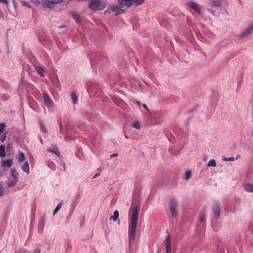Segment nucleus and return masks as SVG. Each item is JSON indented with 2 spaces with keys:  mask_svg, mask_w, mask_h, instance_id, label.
Masks as SVG:
<instances>
[{
  "mask_svg": "<svg viewBox=\"0 0 253 253\" xmlns=\"http://www.w3.org/2000/svg\"><path fill=\"white\" fill-rule=\"evenodd\" d=\"M139 208L135 206L132 209L130 221L128 226V241L130 246L133 243L135 237L136 230L138 220Z\"/></svg>",
  "mask_w": 253,
  "mask_h": 253,
  "instance_id": "nucleus-1",
  "label": "nucleus"
},
{
  "mask_svg": "<svg viewBox=\"0 0 253 253\" xmlns=\"http://www.w3.org/2000/svg\"><path fill=\"white\" fill-rule=\"evenodd\" d=\"M106 6L105 2L103 0H90L88 6L93 11L101 10Z\"/></svg>",
  "mask_w": 253,
  "mask_h": 253,
  "instance_id": "nucleus-2",
  "label": "nucleus"
},
{
  "mask_svg": "<svg viewBox=\"0 0 253 253\" xmlns=\"http://www.w3.org/2000/svg\"><path fill=\"white\" fill-rule=\"evenodd\" d=\"M169 210L172 217H176L177 216V204L174 199L170 200L169 204Z\"/></svg>",
  "mask_w": 253,
  "mask_h": 253,
  "instance_id": "nucleus-3",
  "label": "nucleus"
},
{
  "mask_svg": "<svg viewBox=\"0 0 253 253\" xmlns=\"http://www.w3.org/2000/svg\"><path fill=\"white\" fill-rule=\"evenodd\" d=\"M124 5H112L110 6V9L113 12H115L116 15H120L123 13L125 9H124Z\"/></svg>",
  "mask_w": 253,
  "mask_h": 253,
  "instance_id": "nucleus-4",
  "label": "nucleus"
},
{
  "mask_svg": "<svg viewBox=\"0 0 253 253\" xmlns=\"http://www.w3.org/2000/svg\"><path fill=\"white\" fill-rule=\"evenodd\" d=\"M253 33V21L251 25L245 29L239 35L240 38H244Z\"/></svg>",
  "mask_w": 253,
  "mask_h": 253,
  "instance_id": "nucleus-5",
  "label": "nucleus"
},
{
  "mask_svg": "<svg viewBox=\"0 0 253 253\" xmlns=\"http://www.w3.org/2000/svg\"><path fill=\"white\" fill-rule=\"evenodd\" d=\"M43 98L44 103L47 107H50L52 105L53 102L46 92L43 93Z\"/></svg>",
  "mask_w": 253,
  "mask_h": 253,
  "instance_id": "nucleus-6",
  "label": "nucleus"
},
{
  "mask_svg": "<svg viewBox=\"0 0 253 253\" xmlns=\"http://www.w3.org/2000/svg\"><path fill=\"white\" fill-rule=\"evenodd\" d=\"M188 5L191 8L193 9L197 13H198V14L200 13L201 7L198 4H197L194 1H191L188 3Z\"/></svg>",
  "mask_w": 253,
  "mask_h": 253,
  "instance_id": "nucleus-7",
  "label": "nucleus"
},
{
  "mask_svg": "<svg viewBox=\"0 0 253 253\" xmlns=\"http://www.w3.org/2000/svg\"><path fill=\"white\" fill-rule=\"evenodd\" d=\"M164 244L166 247V253H171V244L170 239L169 236H168L164 241Z\"/></svg>",
  "mask_w": 253,
  "mask_h": 253,
  "instance_id": "nucleus-8",
  "label": "nucleus"
},
{
  "mask_svg": "<svg viewBox=\"0 0 253 253\" xmlns=\"http://www.w3.org/2000/svg\"><path fill=\"white\" fill-rule=\"evenodd\" d=\"M221 207L218 204H215L213 208V211L216 218H218L220 215Z\"/></svg>",
  "mask_w": 253,
  "mask_h": 253,
  "instance_id": "nucleus-9",
  "label": "nucleus"
},
{
  "mask_svg": "<svg viewBox=\"0 0 253 253\" xmlns=\"http://www.w3.org/2000/svg\"><path fill=\"white\" fill-rule=\"evenodd\" d=\"M222 0H210L209 3L211 7H218L221 6Z\"/></svg>",
  "mask_w": 253,
  "mask_h": 253,
  "instance_id": "nucleus-10",
  "label": "nucleus"
},
{
  "mask_svg": "<svg viewBox=\"0 0 253 253\" xmlns=\"http://www.w3.org/2000/svg\"><path fill=\"white\" fill-rule=\"evenodd\" d=\"M118 4L130 7L132 5L131 0H117Z\"/></svg>",
  "mask_w": 253,
  "mask_h": 253,
  "instance_id": "nucleus-11",
  "label": "nucleus"
},
{
  "mask_svg": "<svg viewBox=\"0 0 253 253\" xmlns=\"http://www.w3.org/2000/svg\"><path fill=\"white\" fill-rule=\"evenodd\" d=\"M63 0H46L45 2V6L47 7H51L54 4L62 1Z\"/></svg>",
  "mask_w": 253,
  "mask_h": 253,
  "instance_id": "nucleus-12",
  "label": "nucleus"
},
{
  "mask_svg": "<svg viewBox=\"0 0 253 253\" xmlns=\"http://www.w3.org/2000/svg\"><path fill=\"white\" fill-rule=\"evenodd\" d=\"M46 150H47V151H48L50 153H53V154L56 155L58 157H59L60 156V152L58 151V149L55 146H52V147H49V148H47Z\"/></svg>",
  "mask_w": 253,
  "mask_h": 253,
  "instance_id": "nucleus-13",
  "label": "nucleus"
},
{
  "mask_svg": "<svg viewBox=\"0 0 253 253\" xmlns=\"http://www.w3.org/2000/svg\"><path fill=\"white\" fill-rule=\"evenodd\" d=\"M35 69L37 72L41 76H44L45 73L44 69L41 66H34Z\"/></svg>",
  "mask_w": 253,
  "mask_h": 253,
  "instance_id": "nucleus-14",
  "label": "nucleus"
},
{
  "mask_svg": "<svg viewBox=\"0 0 253 253\" xmlns=\"http://www.w3.org/2000/svg\"><path fill=\"white\" fill-rule=\"evenodd\" d=\"M244 190L248 192L253 193V184L246 183L244 185Z\"/></svg>",
  "mask_w": 253,
  "mask_h": 253,
  "instance_id": "nucleus-15",
  "label": "nucleus"
},
{
  "mask_svg": "<svg viewBox=\"0 0 253 253\" xmlns=\"http://www.w3.org/2000/svg\"><path fill=\"white\" fill-rule=\"evenodd\" d=\"M12 162L10 160H5L1 162V166L3 168H10L12 166Z\"/></svg>",
  "mask_w": 253,
  "mask_h": 253,
  "instance_id": "nucleus-16",
  "label": "nucleus"
},
{
  "mask_svg": "<svg viewBox=\"0 0 253 253\" xmlns=\"http://www.w3.org/2000/svg\"><path fill=\"white\" fill-rule=\"evenodd\" d=\"M18 182V179L15 178H11L9 180L8 182L7 183V186L9 187H13L15 186Z\"/></svg>",
  "mask_w": 253,
  "mask_h": 253,
  "instance_id": "nucleus-17",
  "label": "nucleus"
},
{
  "mask_svg": "<svg viewBox=\"0 0 253 253\" xmlns=\"http://www.w3.org/2000/svg\"><path fill=\"white\" fill-rule=\"evenodd\" d=\"M71 14L77 22L79 23L81 22V18L78 13L74 11L71 12Z\"/></svg>",
  "mask_w": 253,
  "mask_h": 253,
  "instance_id": "nucleus-18",
  "label": "nucleus"
},
{
  "mask_svg": "<svg viewBox=\"0 0 253 253\" xmlns=\"http://www.w3.org/2000/svg\"><path fill=\"white\" fill-rule=\"evenodd\" d=\"M22 169L26 173L28 174L29 173V165L28 161L25 162L24 164L22 165Z\"/></svg>",
  "mask_w": 253,
  "mask_h": 253,
  "instance_id": "nucleus-19",
  "label": "nucleus"
},
{
  "mask_svg": "<svg viewBox=\"0 0 253 253\" xmlns=\"http://www.w3.org/2000/svg\"><path fill=\"white\" fill-rule=\"evenodd\" d=\"M119 216V211L117 210H116L114 211L113 215L111 216L110 217V220H112L113 221H116L117 219L118 218Z\"/></svg>",
  "mask_w": 253,
  "mask_h": 253,
  "instance_id": "nucleus-20",
  "label": "nucleus"
},
{
  "mask_svg": "<svg viewBox=\"0 0 253 253\" xmlns=\"http://www.w3.org/2000/svg\"><path fill=\"white\" fill-rule=\"evenodd\" d=\"M11 176L12 177V178H15V179H18V173L16 171L15 169L14 168L11 169Z\"/></svg>",
  "mask_w": 253,
  "mask_h": 253,
  "instance_id": "nucleus-21",
  "label": "nucleus"
},
{
  "mask_svg": "<svg viewBox=\"0 0 253 253\" xmlns=\"http://www.w3.org/2000/svg\"><path fill=\"white\" fill-rule=\"evenodd\" d=\"M145 0H131L132 4L136 6L142 4Z\"/></svg>",
  "mask_w": 253,
  "mask_h": 253,
  "instance_id": "nucleus-22",
  "label": "nucleus"
},
{
  "mask_svg": "<svg viewBox=\"0 0 253 253\" xmlns=\"http://www.w3.org/2000/svg\"><path fill=\"white\" fill-rule=\"evenodd\" d=\"M71 97L74 104H76L78 102V97L74 92L71 93Z\"/></svg>",
  "mask_w": 253,
  "mask_h": 253,
  "instance_id": "nucleus-23",
  "label": "nucleus"
},
{
  "mask_svg": "<svg viewBox=\"0 0 253 253\" xmlns=\"http://www.w3.org/2000/svg\"><path fill=\"white\" fill-rule=\"evenodd\" d=\"M191 172L189 170H188L187 171H186L185 172V174L184 176V177L183 178L186 180H188L190 179V178L191 177Z\"/></svg>",
  "mask_w": 253,
  "mask_h": 253,
  "instance_id": "nucleus-24",
  "label": "nucleus"
},
{
  "mask_svg": "<svg viewBox=\"0 0 253 253\" xmlns=\"http://www.w3.org/2000/svg\"><path fill=\"white\" fill-rule=\"evenodd\" d=\"M132 127L139 129L140 128V125L138 121H134L131 125Z\"/></svg>",
  "mask_w": 253,
  "mask_h": 253,
  "instance_id": "nucleus-25",
  "label": "nucleus"
},
{
  "mask_svg": "<svg viewBox=\"0 0 253 253\" xmlns=\"http://www.w3.org/2000/svg\"><path fill=\"white\" fill-rule=\"evenodd\" d=\"M0 156L1 157H4L5 156L4 146L2 145L0 146Z\"/></svg>",
  "mask_w": 253,
  "mask_h": 253,
  "instance_id": "nucleus-26",
  "label": "nucleus"
},
{
  "mask_svg": "<svg viewBox=\"0 0 253 253\" xmlns=\"http://www.w3.org/2000/svg\"><path fill=\"white\" fill-rule=\"evenodd\" d=\"M25 160V155L23 152L20 153L18 156V162L19 163H22Z\"/></svg>",
  "mask_w": 253,
  "mask_h": 253,
  "instance_id": "nucleus-27",
  "label": "nucleus"
},
{
  "mask_svg": "<svg viewBox=\"0 0 253 253\" xmlns=\"http://www.w3.org/2000/svg\"><path fill=\"white\" fill-rule=\"evenodd\" d=\"M6 125L4 123H1L0 124V134H2L5 128Z\"/></svg>",
  "mask_w": 253,
  "mask_h": 253,
  "instance_id": "nucleus-28",
  "label": "nucleus"
},
{
  "mask_svg": "<svg viewBox=\"0 0 253 253\" xmlns=\"http://www.w3.org/2000/svg\"><path fill=\"white\" fill-rule=\"evenodd\" d=\"M208 166L209 167H215L216 166L215 161L214 159L211 160L208 164Z\"/></svg>",
  "mask_w": 253,
  "mask_h": 253,
  "instance_id": "nucleus-29",
  "label": "nucleus"
},
{
  "mask_svg": "<svg viewBox=\"0 0 253 253\" xmlns=\"http://www.w3.org/2000/svg\"><path fill=\"white\" fill-rule=\"evenodd\" d=\"M62 203H60L57 205V206H56V207L55 208V209L54 210L53 215H54L56 213H57L59 211V210L61 209V208L62 207Z\"/></svg>",
  "mask_w": 253,
  "mask_h": 253,
  "instance_id": "nucleus-30",
  "label": "nucleus"
},
{
  "mask_svg": "<svg viewBox=\"0 0 253 253\" xmlns=\"http://www.w3.org/2000/svg\"><path fill=\"white\" fill-rule=\"evenodd\" d=\"M39 124H40V126H41V131L43 132V133H46V128L44 126V124L43 123L41 122V121H40L39 122Z\"/></svg>",
  "mask_w": 253,
  "mask_h": 253,
  "instance_id": "nucleus-31",
  "label": "nucleus"
},
{
  "mask_svg": "<svg viewBox=\"0 0 253 253\" xmlns=\"http://www.w3.org/2000/svg\"><path fill=\"white\" fill-rule=\"evenodd\" d=\"M222 159L224 161H235V158L234 157H231L228 158L223 157Z\"/></svg>",
  "mask_w": 253,
  "mask_h": 253,
  "instance_id": "nucleus-32",
  "label": "nucleus"
},
{
  "mask_svg": "<svg viewBox=\"0 0 253 253\" xmlns=\"http://www.w3.org/2000/svg\"><path fill=\"white\" fill-rule=\"evenodd\" d=\"M35 3H44L45 5L46 0H33Z\"/></svg>",
  "mask_w": 253,
  "mask_h": 253,
  "instance_id": "nucleus-33",
  "label": "nucleus"
},
{
  "mask_svg": "<svg viewBox=\"0 0 253 253\" xmlns=\"http://www.w3.org/2000/svg\"><path fill=\"white\" fill-rule=\"evenodd\" d=\"M21 3H22V5L23 6L27 7H29V8L31 7L30 4L29 2H27V1H21Z\"/></svg>",
  "mask_w": 253,
  "mask_h": 253,
  "instance_id": "nucleus-34",
  "label": "nucleus"
},
{
  "mask_svg": "<svg viewBox=\"0 0 253 253\" xmlns=\"http://www.w3.org/2000/svg\"><path fill=\"white\" fill-rule=\"evenodd\" d=\"M4 194V188L0 184V196H2Z\"/></svg>",
  "mask_w": 253,
  "mask_h": 253,
  "instance_id": "nucleus-35",
  "label": "nucleus"
},
{
  "mask_svg": "<svg viewBox=\"0 0 253 253\" xmlns=\"http://www.w3.org/2000/svg\"><path fill=\"white\" fill-rule=\"evenodd\" d=\"M59 129H60V134H63L64 130H63V126L61 123L59 124Z\"/></svg>",
  "mask_w": 253,
  "mask_h": 253,
  "instance_id": "nucleus-36",
  "label": "nucleus"
},
{
  "mask_svg": "<svg viewBox=\"0 0 253 253\" xmlns=\"http://www.w3.org/2000/svg\"><path fill=\"white\" fill-rule=\"evenodd\" d=\"M199 220L201 222H203L205 220V216L203 214H201L199 217Z\"/></svg>",
  "mask_w": 253,
  "mask_h": 253,
  "instance_id": "nucleus-37",
  "label": "nucleus"
},
{
  "mask_svg": "<svg viewBox=\"0 0 253 253\" xmlns=\"http://www.w3.org/2000/svg\"><path fill=\"white\" fill-rule=\"evenodd\" d=\"M6 137V134H3L0 138L1 142H3L4 141V140H5Z\"/></svg>",
  "mask_w": 253,
  "mask_h": 253,
  "instance_id": "nucleus-38",
  "label": "nucleus"
},
{
  "mask_svg": "<svg viewBox=\"0 0 253 253\" xmlns=\"http://www.w3.org/2000/svg\"><path fill=\"white\" fill-rule=\"evenodd\" d=\"M33 253H40V250L39 248H36Z\"/></svg>",
  "mask_w": 253,
  "mask_h": 253,
  "instance_id": "nucleus-39",
  "label": "nucleus"
},
{
  "mask_svg": "<svg viewBox=\"0 0 253 253\" xmlns=\"http://www.w3.org/2000/svg\"><path fill=\"white\" fill-rule=\"evenodd\" d=\"M118 155V153H114L110 155V159H111L113 157H117Z\"/></svg>",
  "mask_w": 253,
  "mask_h": 253,
  "instance_id": "nucleus-40",
  "label": "nucleus"
},
{
  "mask_svg": "<svg viewBox=\"0 0 253 253\" xmlns=\"http://www.w3.org/2000/svg\"><path fill=\"white\" fill-rule=\"evenodd\" d=\"M8 0H0V2L7 4L8 3Z\"/></svg>",
  "mask_w": 253,
  "mask_h": 253,
  "instance_id": "nucleus-41",
  "label": "nucleus"
},
{
  "mask_svg": "<svg viewBox=\"0 0 253 253\" xmlns=\"http://www.w3.org/2000/svg\"><path fill=\"white\" fill-rule=\"evenodd\" d=\"M142 107L145 109H146V110H147L148 111H149V109L148 108V107H147V106L145 104H142Z\"/></svg>",
  "mask_w": 253,
  "mask_h": 253,
  "instance_id": "nucleus-42",
  "label": "nucleus"
},
{
  "mask_svg": "<svg viewBox=\"0 0 253 253\" xmlns=\"http://www.w3.org/2000/svg\"><path fill=\"white\" fill-rule=\"evenodd\" d=\"M207 159H208V157L207 156H206V155L203 156V160L204 161H205V162L207 161Z\"/></svg>",
  "mask_w": 253,
  "mask_h": 253,
  "instance_id": "nucleus-43",
  "label": "nucleus"
},
{
  "mask_svg": "<svg viewBox=\"0 0 253 253\" xmlns=\"http://www.w3.org/2000/svg\"><path fill=\"white\" fill-rule=\"evenodd\" d=\"M135 103L139 106L141 105V103L139 101H136Z\"/></svg>",
  "mask_w": 253,
  "mask_h": 253,
  "instance_id": "nucleus-44",
  "label": "nucleus"
},
{
  "mask_svg": "<svg viewBox=\"0 0 253 253\" xmlns=\"http://www.w3.org/2000/svg\"><path fill=\"white\" fill-rule=\"evenodd\" d=\"M99 175V173H96L95 174L94 176L93 177V178H96L97 177V176H98Z\"/></svg>",
  "mask_w": 253,
  "mask_h": 253,
  "instance_id": "nucleus-45",
  "label": "nucleus"
},
{
  "mask_svg": "<svg viewBox=\"0 0 253 253\" xmlns=\"http://www.w3.org/2000/svg\"><path fill=\"white\" fill-rule=\"evenodd\" d=\"M64 140L65 141H67V140H68L67 136H65Z\"/></svg>",
  "mask_w": 253,
  "mask_h": 253,
  "instance_id": "nucleus-46",
  "label": "nucleus"
},
{
  "mask_svg": "<svg viewBox=\"0 0 253 253\" xmlns=\"http://www.w3.org/2000/svg\"><path fill=\"white\" fill-rule=\"evenodd\" d=\"M63 27H64V26H60V28H63Z\"/></svg>",
  "mask_w": 253,
  "mask_h": 253,
  "instance_id": "nucleus-47",
  "label": "nucleus"
}]
</instances>
